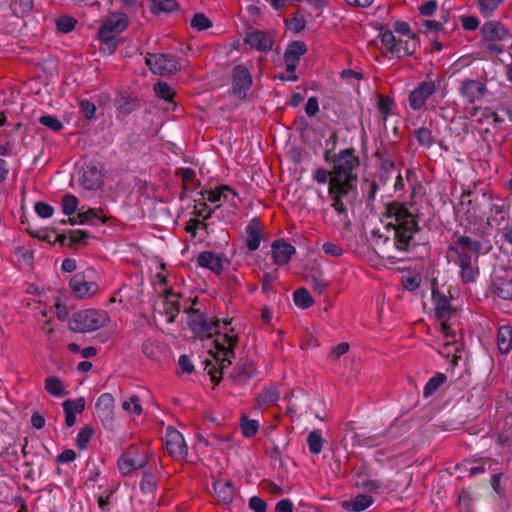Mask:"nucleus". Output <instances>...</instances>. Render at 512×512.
Here are the masks:
<instances>
[{"mask_svg": "<svg viewBox=\"0 0 512 512\" xmlns=\"http://www.w3.org/2000/svg\"><path fill=\"white\" fill-rule=\"evenodd\" d=\"M324 160L332 169V179L328 186L331 207L342 217L343 228L349 231L351 221L348 218L346 203H352L357 196L360 158L356 150L350 147L341 149L337 153L327 150L324 153Z\"/></svg>", "mask_w": 512, "mask_h": 512, "instance_id": "nucleus-1", "label": "nucleus"}, {"mask_svg": "<svg viewBox=\"0 0 512 512\" xmlns=\"http://www.w3.org/2000/svg\"><path fill=\"white\" fill-rule=\"evenodd\" d=\"M385 216L393 222L387 224V228L394 231V245L397 250L407 252L414 234L419 232L417 217L409 211L404 203L392 201L386 205Z\"/></svg>", "mask_w": 512, "mask_h": 512, "instance_id": "nucleus-2", "label": "nucleus"}, {"mask_svg": "<svg viewBox=\"0 0 512 512\" xmlns=\"http://www.w3.org/2000/svg\"><path fill=\"white\" fill-rule=\"evenodd\" d=\"M110 317L104 310L85 309L75 312L69 319V328L78 333L96 331L108 324Z\"/></svg>", "mask_w": 512, "mask_h": 512, "instance_id": "nucleus-3", "label": "nucleus"}, {"mask_svg": "<svg viewBox=\"0 0 512 512\" xmlns=\"http://www.w3.org/2000/svg\"><path fill=\"white\" fill-rule=\"evenodd\" d=\"M128 25L129 18L125 13H110L105 17L98 30V38L109 49L114 50L117 45L116 36L126 30Z\"/></svg>", "mask_w": 512, "mask_h": 512, "instance_id": "nucleus-4", "label": "nucleus"}, {"mask_svg": "<svg viewBox=\"0 0 512 512\" xmlns=\"http://www.w3.org/2000/svg\"><path fill=\"white\" fill-rule=\"evenodd\" d=\"M238 341V337L236 335L231 334H217V338L215 339V347L217 349L215 359L219 362L220 368L219 373L222 374L226 368L231 365L230 357H234V347L236 346ZM217 370H210L209 374L211 376V380L216 384L219 382V377L217 376Z\"/></svg>", "mask_w": 512, "mask_h": 512, "instance_id": "nucleus-5", "label": "nucleus"}, {"mask_svg": "<svg viewBox=\"0 0 512 512\" xmlns=\"http://www.w3.org/2000/svg\"><path fill=\"white\" fill-rule=\"evenodd\" d=\"M146 65L156 75H169L182 68V61L175 55L165 53H148L145 57Z\"/></svg>", "mask_w": 512, "mask_h": 512, "instance_id": "nucleus-6", "label": "nucleus"}, {"mask_svg": "<svg viewBox=\"0 0 512 512\" xmlns=\"http://www.w3.org/2000/svg\"><path fill=\"white\" fill-rule=\"evenodd\" d=\"M491 202V196L484 192L472 193L464 192L461 195L460 202L455 210L457 213L463 212L469 217H477L482 212L483 207Z\"/></svg>", "mask_w": 512, "mask_h": 512, "instance_id": "nucleus-7", "label": "nucleus"}, {"mask_svg": "<svg viewBox=\"0 0 512 512\" xmlns=\"http://www.w3.org/2000/svg\"><path fill=\"white\" fill-rule=\"evenodd\" d=\"M449 250L453 251L457 257L478 256L481 250V242L467 235H461L456 231L452 236V243L449 245Z\"/></svg>", "mask_w": 512, "mask_h": 512, "instance_id": "nucleus-8", "label": "nucleus"}, {"mask_svg": "<svg viewBox=\"0 0 512 512\" xmlns=\"http://www.w3.org/2000/svg\"><path fill=\"white\" fill-rule=\"evenodd\" d=\"M165 448L174 459L182 460L188 455V448L183 435L172 426H168L165 433Z\"/></svg>", "mask_w": 512, "mask_h": 512, "instance_id": "nucleus-9", "label": "nucleus"}, {"mask_svg": "<svg viewBox=\"0 0 512 512\" xmlns=\"http://www.w3.org/2000/svg\"><path fill=\"white\" fill-rule=\"evenodd\" d=\"M459 95L468 103L481 101L488 92L485 82L479 79H463L458 87Z\"/></svg>", "mask_w": 512, "mask_h": 512, "instance_id": "nucleus-10", "label": "nucleus"}, {"mask_svg": "<svg viewBox=\"0 0 512 512\" xmlns=\"http://www.w3.org/2000/svg\"><path fill=\"white\" fill-rule=\"evenodd\" d=\"M72 293L77 298H89L98 292V285L86 279L82 273L75 274L69 282Z\"/></svg>", "mask_w": 512, "mask_h": 512, "instance_id": "nucleus-11", "label": "nucleus"}, {"mask_svg": "<svg viewBox=\"0 0 512 512\" xmlns=\"http://www.w3.org/2000/svg\"><path fill=\"white\" fill-rule=\"evenodd\" d=\"M219 321H212L207 316L198 311H193L189 315L188 325L190 329L201 337H211L212 329L218 326Z\"/></svg>", "mask_w": 512, "mask_h": 512, "instance_id": "nucleus-12", "label": "nucleus"}, {"mask_svg": "<svg viewBox=\"0 0 512 512\" xmlns=\"http://www.w3.org/2000/svg\"><path fill=\"white\" fill-rule=\"evenodd\" d=\"M436 92L433 81H424L409 94V104L413 110H420L430 96Z\"/></svg>", "mask_w": 512, "mask_h": 512, "instance_id": "nucleus-13", "label": "nucleus"}, {"mask_svg": "<svg viewBox=\"0 0 512 512\" xmlns=\"http://www.w3.org/2000/svg\"><path fill=\"white\" fill-rule=\"evenodd\" d=\"M483 40L486 42L508 41L512 38L509 30L499 21H488L481 27Z\"/></svg>", "mask_w": 512, "mask_h": 512, "instance_id": "nucleus-14", "label": "nucleus"}, {"mask_svg": "<svg viewBox=\"0 0 512 512\" xmlns=\"http://www.w3.org/2000/svg\"><path fill=\"white\" fill-rule=\"evenodd\" d=\"M478 256L457 257L455 263L460 267V277L463 283H474L479 276V267L477 265Z\"/></svg>", "mask_w": 512, "mask_h": 512, "instance_id": "nucleus-15", "label": "nucleus"}, {"mask_svg": "<svg viewBox=\"0 0 512 512\" xmlns=\"http://www.w3.org/2000/svg\"><path fill=\"white\" fill-rule=\"evenodd\" d=\"M394 32L399 35V39L404 44V54L412 55L417 48V38L411 30L408 23L404 21H396L393 25Z\"/></svg>", "mask_w": 512, "mask_h": 512, "instance_id": "nucleus-16", "label": "nucleus"}, {"mask_svg": "<svg viewBox=\"0 0 512 512\" xmlns=\"http://www.w3.org/2000/svg\"><path fill=\"white\" fill-rule=\"evenodd\" d=\"M432 300L435 306V317L440 322V325L448 324V320L452 314L450 299L438 290L433 289Z\"/></svg>", "mask_w": 512, "mask_h": 512, "instance_id": "nucleus-17", "label": "nucleus"}, {"mask_svg": "<svg viewBox=\"0 0 512 512\" xmlns=\"http://www.w3.org/2000/svg\"><path fill=\"white\" fill-rule=\"evenodd\" d=\"M245 44L261 52H267L272 49L274 40L272 34L265 31L253 30L246 34Z\"/></svg>", "mask_w": 512, "mask_h": 512, "instance_id": "nucleus-18", "label": "nucleus"}, {"mask_svg": "<svg viewBox=\"0 0 512 512\" xmlns=\"http://www.w3.org/2000/svg\"><path fill=\"white\" fill-rule=\"evenodd\" d=\"M251 84L252 79L248 69L242 65H237L233 69V93L239 98H243Z\"/></svg>", "mask_w": 512, "mask_h": 512, "instance_id": "nucleus-19", "label": "nucleus"}, {"mask_svg": "<svg viewBox=\"0 0 512 512\" xmlns=\"http://www.w3.org/2000/svg\"><path fill=\"white\" fill-rule=\"evenodd\" d=\"M271 248L273 261L278 266L287 264L296 252L295 247L285 240H275Z\"/></svg>", "mask_w": 512, "mask_h": 512, "instance_id": "nucleus-20", "label": "nucleus"}, {"mask_svg": "<svg viewBox=\"0 0 512 512\" xmlns=\"http://www.w3.org/2000/svg\"><path fill=\"white\" fill-rule=\"evenodd\" d=\"M81 185L87 190H96L102 185V173L94 164L86 165L79 178Z\"/></svg>", "mask_w": 512, "mask_h": 512, "instance_id": "nucleus-21", "label": "nucleus"}, {"mask_svg": "<svg viewBox=\"0 0 512 512\" xmlns=\"http://www.w3.org/2000/svg\"><path fill=\"white\" fill-rule=\"evenodd\" d=\"M246 233V247L250 251H255L259 248L262 240V224L258 217L250 220L245 228Z\"/></svg>", "mask_w": 512, "mask_h": 512, "instance_id": "nucleus-22", "label": "nucleus"}, {"mask_svg": "<svg viewBox=\"0 0 512 512\" xmlns=\"http://www.w3.org/2000/svg\"><path fill=\"white\" fill-rule=\"evenodd\" d=\"M114 398L110 393H104L96 401L95 410L103 423H111L114 417Z\"/></svg>", "mask_w": 512, "mask_h": 512, "instance_id": "nucleus-23", "label": "nucleus"}, {"mask_svg": "<svg viewBox=\"0 0 512 512\" xmlns=\"http://www.w3.org/2000/svg\"><path fill=\"white\" fill-rule=\"evenodd\" d=\"M214 495L218 502L228 505L233 501L235 488L229 480H217L213 483Z\"/></svg>", "mask_w": 512, "mask_h": 512, "instance_id": "nucleus-24", "label": "nucleus"}, {"mask_svg": "<svg viewBox=\"0 0 512 512\" xmlns=\"http://www.w3.org/2000/svg\"><path fill=\"white\" fill-rule=\"evenodd\" d=\"M197 262L199 266L207 268L215 274H220L223 271V257L211 252L203 251L199 254Z\"/></svg>", "mask_w": 512, "mask_h": 512, "instance_id": "nucleus-25", "label": "nucleus"}, {"mask_svg": "<svg viewBox=\"0 0 512 512\" xmlns=\"http://www.w3.org/2000/svg\"><path fill=\"white\" fill-rule=\"evenodd\" d=\"M382 45L385 49L397 57H401L404 54V44L399 38H396L394 32L391 30L381 31L379 34Z\"/></svg>", "mask_w": 512, "mask_h": 512, "instance_id": "nucleus-26", "label": "nucleus"}, {"mask_svg": "<svg viewBox=\"0 0 512 512\" xmlns=\"http://www.w3.org/2000/svg\"><path fill=\"white\" fill-rule=\"evenodd\" d=\"M148 460L144 457L137 460L130 455V453L123 454L118 460V468L122 475H127L134 470L143 468Z\"/></svg>", "mask_w": 512, "mask_h": 512, "instance_id": "nucleus-27", "label": "nucleus"}, {"mask_svg": "<svg viewBox=\"0 0 512 512\" xmlns=\"http://www.w3.org/2000/svg\"><path fill=\"white\" fill-rule=\"evenodd\" d=\"M280 399L279 390L273 385L265 386L258 394L256 401L259 408L269 407L274 405Z\"/></svg>", "mask_w": 512, "mask_h": 512, "instance_id": "nucleus-28", "label": "nucleus"}, {"mask_svg": "<svg viewBox=\"0 0 512 512\" xmlns=\"http://www.w3.org/2000/svg\"><path fill=\"white\" fill-rule=\"evenodd\" d=\"M373 504V498L366 494H359L353 499L342 502V508L347 511L361 512Z\"/></svg>", "mask_w": 512, "mask_h": 512, "instance_id": "nucleus-29", "label": "nucleus"}, {"mask_svg": "<svg viewBox=\"0 0 512 512\" xmlns=\"http://www.w3.org/2000/svg\"><path fill=\"white\" fill-rule=\"evenodd\" d=\"M492 291L499 298L512 300V280L496 277L492 281Z\"/></svg>", "mask_w": 512, "mask_h": 512, "instance_id": "nucleus-30", "label": "nucleus"}, {"mask_svg": "<svg viewBox=\"0 0 512 512\" xmlns=\"http://www.w3.org/2000/svg\"><path fill=\"white\" fill-rule=\"evenodd\" d=\"M256 373L255 364L252 361H246L242 364L241 367L237 368V370L232 375L233 381L239 385H244L248 382L251 377H253Z\"/></svg>", "mask_w": 512, "mask_h": 512, "instance_id": "nucleus-31", "label": "nucleus"}, {"mask_svg": "<svg viewBox=\"0 0 512 512\" xmlns=\"http://www.w3.org/2000/svg\"><path fill=\"white\" fill-rule=\"evenodd\" d=\"M498 349L501 353L507 354L512 349V328L511 326H501L497 334Z\"/></svg>", "mask_w": 512, "mask_h": 512, "instance_id": "nucleus-32", "label": "nucleus"}, {"mask_svg": "<svg viewBox=\"0 0 512 512\" xmlns=\"http://www.w3.org/2000/svg\"><path fill=\"white\" fill-rule=\"evenodd\" d=\"M306 44L302 41H294L285 50L284 61L298 64L300 57L306 53Z\"/></svg>", "mask_w": 512, "mask_h": 512, "instance_id": "nucleus-33", "label": "nucleus"}, {"mask_svg": "<svg viewBox=\"0 0 512 512\" xmlns=\"http://www.w3.org/2000/svg\"><path fill=\"white\" fill-rule=\"evenodd\" d=\"M44 387L49 394L56 397H63L67 394L62 380L56 376L47 377L44 382Z\"/></svg>", "mask_w": 512, "mask_h": 512, "instance_id": "nucleus-34", "label": "nucleus"}, {"mask_svg": "<svg viewBox=\"0 0 512 512\" xmlns=\"http://www.w3.org/2000/svg\"><path fill=\"white\" fill-rule=\"evenodd\" d=\"M170 297H178V295L168 291L164 303V311L168 316V322L172 323L180 310V305L177 299H170Z\"/></svg>", "mask_w": 512, "mask_h": 512, "instance_id": "nucleus-35", "label": "nucleus"}, {"mask_svg": "<svg viewBox=\"0 0 512 512\" xmlns=\"http://www.w3.org/2000/svg\"><path fill=\"white\" fill-rule=\"evenodd\" d=\"M324 440L320 430H313L307 437V445L310 453L318 455L323 448Z\"/></svg>", "mask_w": 512, "mask_h": 512, "instance_id": "nucleus-36", "label": "nucleus"}, {"mask_svg": "<svg viewBox=\"0 0 512 512\" xmlns=\"http://www.w3.org/2000/svg\"><path fill=\"white\" fill-rule=\"evenodd\" d=\"M446 380L447 377L443 373H437L435 376L430 378L423 390L424 397L432 396L438 388L446 382Z\"/></svg>", "mask_w": 512, "mask_h": 512, "instance_id": "nucleus-37", "label": "nucleus"}, {"mask_svg": "<svg viewBox=\"0 0 512 512\" xmlns=\"http://www.w3.org/2000/svg\"><path fill=\"white\" fill-rule=\"evenodd\" d=\"M294 303L297 307L307 309L313 305V299L305 288H299L293 293Z\"/></svg>", "mask_w": 512, "mask_h": 512, "instance_id": "nucleus-38", "label": "nucleus"}, {"mask_svg": "<svg viewBox=\"0 0 512 512\" xmlns=\"http://www.w3.org/2000/svg\"><path fill=\"white\" fill-rule=\"evenodd\" d=\"M227 192H232V189L228 186L222 185L216 190H208L202 193L203 199L208 200L212 203H217L222 201V199H227Z\"/></svg>", "mask_w": 512, "mask_h": 512, "instance_id": "nucleus-39", "label": "nucleus"}, {"mask_svg": "<svg viewBox=\"0 0 512 512\" xmlns=\"http://www.w3.org/2000/svg\"><path fill=\"white\" fill-rule=\"evenodd\" d=\"M178 7L179 4L176 0H152L151 10L154 13L172 12Z\"/></svg>", "mask_w": 512, "mask_h": 512, "instance_id": "nucleus-40", "label": "nucleus"}, {"mask_svg": "<svg viewBox=\"0 0 512 512\" xmlns=\"http://www.w3.org/2000/svg\"><path fill=\"white\" fill-rule=\"evenodd\" d=\"M240 427L242 434L247 438H251L257 434L259 429V422L257 420L249 419L247 416H242Z\"/></svg>", "mask_w": 512, "mask_h": 512, "instance_id": "nucleus-41", "label": "nucleus"}, {"mask_svg": "<svg viewBox=\"0 0 512 512\" xmlns=\"http://www.w3.org/2000/svg\"><path fill=\"white\" fill-rule=\"evenodd\" d=\"M417 142L420 146L430 148L434 143V137L430 129L426 127H420L415 130L414 133Z\"/></svg>", "mask_w": 512, "mask_h": 512, "instance_id": "nucleus-42", "label": "nucleus"}, {"mask_svg": "<svg viewBox=\"0 0 512 512\" xmlns=\"http://www.w3.org/2000/svg\"><path fill=\"white\" fill-rule=\"evenodd\" d=\"M12 9L15 15H28L34 7V0H13Z\"/></svg>", "mask_w": 512, "mask_h": 512, "instance_id": "nucleus-43", "label": "nucleus"}, {"mask_svg": "<svg viewBox=\"0 0 512 512\" xmlns=\"http://www.w3.org/2000/svg\"><path fill=\"white\" fill-rule=\"evenodd\" d=\"M440 333L442 335L444 349L448 350L450 346L457 344L456 333L451 330L449 324L440 325Z\"/></svg>", "mask_w": 512, "mask_h": 512, "instance_id": "nucleus-44", "label": "nucleus"}, {"mask_svg": "<svg viewBox=\"0 0 512 512\" xmlns=\"http://www.w3.org/2000/svg\"><path fill=\"white\" fill-rule=\"evenodd\" d=\"M93 433H94V430L90 425H85L84 427H82L80 429V431L78 432V435H77V439H76L77 447L80 450H84L87 448V445H88L89 441L91 440Z\"/></svg>", "mask_w": 512, "mask_h": 512, "instance_id": "nucleus-45", "label": "nucleus"}, {"mask_svg": "<svg viewBox=\"0 0 512 512\" xmlns=\"http://www.w3.org/2000/svg\"><path fill=\"white\" fill-rule=\"evenodd\" d=\"M85 409V400L83 397L71 400L67 399L63 402L64 412H72L73 414L81 413Z\"/></svg>", "mask_w": 512, "mask_h": 512, "instance_id": "nucleus-46", "label": "nucleus"}, {"mask_svg": "<svg viewBox=\"0 0 512 512\" xmlns=\"http://www.w3.org/2000/svg\"><path fill=\"white\" fill-rule=\"evenodd\" d=\"M62 212L65 215H72L78 209V199L72 194H65L62 198Z\"/></svg>", "mask_w": 512, "mask_h": 512, "instance_id": "nucleus-47", "label": "nucleus"}, {"mask_svg": "<svg viewBox=\"0 0 512 512\" xmlns=\"http://www.w3.org/2000/svg\"><path fill=\"white\" fill-rule=\"evenodd\" d=\"M312 179L318 184L325 185L328 183L330 185L332 179V169L318 167L313 171Z\"/></svg>", "mask_w": 512, "mask_h": 512, "instance_id": "nucleus-48", "label": "nucleus"}, {"mask_svg": "<svg viewBox=\"0 0 512 512\" xmlns=\"http://www.w3.org/2000/svg\"><path fill=\"white\" fill-rule=\"evenodd\" d=\"M154 91H155V94L165 100V101H172L173 100V97L175 95L174 91L172 90V88L165 82H158L154 85Z\"/></svg>", "mask_w": 512, "mask_h": 512, "instance_id": "nucleus-49", "label": "nucleus"}, {"mask_svg": "<svg viewBox=\"0 0 512 512\" xmlns=\"http://www.w3.org/2000/svg\"><path fill=\"white\" fill-rule=\"evenodd\" d=\"M191 27L198 30L204 31L212 26L211 20L203 13H196L191 20Z\"/></svg>", "mask_w": 512, "mask_h": 512, "instance_id": "nucleus-50", "label": "nucleus"}, {"mask_svg": "<svg viewBox=\"0 0 512 512\" xmlns=\"http://www.w3.org/2000/svg\"><path fill=\"white\" fill-rule=\"evenodd\" d=\"M503 0H479V10L484 17H490Z\"/></svg>", "mask_w": 512, "mask_h": 512, "instance_id": "nucleus-51", "label": "nucleus"}, {"mask_svg": "<svg viewBox=\"0 0 512 512\" xmlns=\"http://www.w3.org/2000/svg\"><path fill=\"white\" fill-rule=\"evenodd\" d=\"M489 205L490 215L488 216V222H499L504 220V205L498 203H491Z\"/></svg>", "mask_w": 512, "mask_h": 512, "instance_id": "nucleus-52", "label": "nucleus"}, {"mask_svg": "<svg viewBox=\"0 0 512 512\" xmlns=\"http://www.w3.org/2000/svg\"><path fill=\"white\" fill-rule=\"evenodd\" d=\"M39 123L45 127L50 128L51 130L58 132L62 130L63 124L62 122L53 115H43L39 118Z\"/></svg>", "mask_w": 512, "mask_h": 512, "instance_id": "nucleus-53", "label": "nucleus"}, {"mask_svg": "<svg viewBox=\"0 0 512 512\" xmlns=\"http://www.w3.org/2000/svg\"><path fill=\"white\" fill-rule=\"evenodd\" d=\"M76 23L77 21L74 18L70 16H62L57 20L56 26L60 32L69 33L75 28Z\"/></svg>", "mask_w": 512, "mask_h": 512, "instance_id": "nucleus-54", "label": "nucleus"}, {"mask_svg": "<svg viewBox=\"0 0 512 512\" xmlns=\"http://www.w3.org/2000/svg\"><path fill=\"white\" fill-rule=\"evenodd\" d=\"M122 408L127 411H133L136 415L142 413V407L140 405V399L137 395H132L128 400L122 403Z\"/></svg>", "mask_w": 512, "mask_h": 512, "instance_id": "nucleus-55", "label": "nucleus"}, {"mask_svg": "<svg viewBox=\"0 0 512 512\" xmlns=\"http://www.w3.org/2000/svg\"><path fill=\"white\" fill-rule=\"evenodd\" d=\"M356 486L367 492H375L382 487V483L374 479H363L358 481Z\"/></svg>", "mask_w": 512, "mask_h": 512, "instance_id": "nucleus-56", "label": "nucleus"}, {"mask_svg": "<svg viewBox=\"0 0 512 512\" xmlns=\"http://www.w3.org/2000/svg\"><path fill=\"white\" fill-rule=\"evenodd\" d=\"M176 175L181 178L184 188L188 189L189 183L194 180L196 173L192 168H181L177 170Z\"/></svg>", "mask_w": 512, "mask_h": 512, "instance_id": "nucleus-57", "label": "nucleus"}, {"mask_svg": "<svg viewBox=\"0 0 512 512\" xmlns=\"http://www.w3.org/2000/svg\"><path fill=\"white\" fill-rule=\"evenodd\" d=\"M79 108L86 119L90 120L95 116L96 106L91 101L81 100L79 102Z\"/></svg>", "mask_w": 512, "mask_h": 512, "instance_id": "nucleus-58", "label": "nucleus"}, {"mask_svg": "<svg viewBox=\"0 0 512 512\" xmlns=\"http://www.w3.org/2000/svg\"><path fill=\"white\" fill-rule=\"evenodd\" d=\"M34 210L41 218H50L54 212V209L51 205L42 201L35 203Z\"/></svg>", "mask_w": 512, "mask_h": 512, "instance_id": "nucleus-59", "label": "nucleus"}, {"mask_svg": "<svg viewBox=\"0 0 512 512\" xmlns=\"http://www.w3.org/2000/svg\"><path fill=\"white\" fill-rule=\"evenodd\" d=\"M322 249L325 254L332 256V257H340L343 254V249L340 245L332 243V242H326L322 245Z\"/></svg>", "mask_w": 512, "mask_h": 512, "instance_id": "nucleus-60", "label": "nucleus"}, {"mask_svg": "<svg viewBox=\"0 0 512 512\" xmlns=\"http://www.w3.org/2000/svg\"><path fill=\"white\" fill-rule=\"evenodd\" d=\"M248 506L254 512H266L267 510L266 502L258 496L251 497L249 499Z\"/></svg>", "mask_w": 512, "mask_h": 512, "instance_id": "nucleus-61", "label": "nucleus"}, {"mask_svg": "<svg viewBox=\"0 0 512 512\" xmlns=\"http://www.w3.org/2000/svg\"><path fill=\"white\" fill-rule=\"evenodd\" d=\"M378 109L380 110L381 114L383 115V118L386 119L387 116L390 114L391 106H392V100L385 96H379L378 98Z\"/></svg>", "mask_w": 512, "mask_h": 512, "instance_id": "nucleus-62", "label": "nucleus"}, {"mask_svg": "<svg viewBox=\"0 0 512 512\" xmlns=\"http://www.w3.org/2000/svg\"><path fill=\"white\" fill-rule=\"evenodd\" d=\"M94 219H100L96 209H88L87 211H80L78 213L79 224L88 223Z\"/></svg>", "mask_w": 512, "mask_h": 512, "instance_id": "nucleus-63", "label": "nucleus"}, {"mask_svg": "<svg viewBox=\"0 0 512 512\" xmlns=\"http://www.w3.org/2000/svg\"><path fill=\"white\" fill-rule=\"evenodd\" d=\"M155 486H156V484L154 482L153 475L150 473H145L143 475L141 483H140V487H141L142 491L151 492L155 489Z\"/></svg>", "mask_w": 512, "mask_h": 512, "instance_id": "nucleus-64", "label": "nucleus"}]
</instances>
